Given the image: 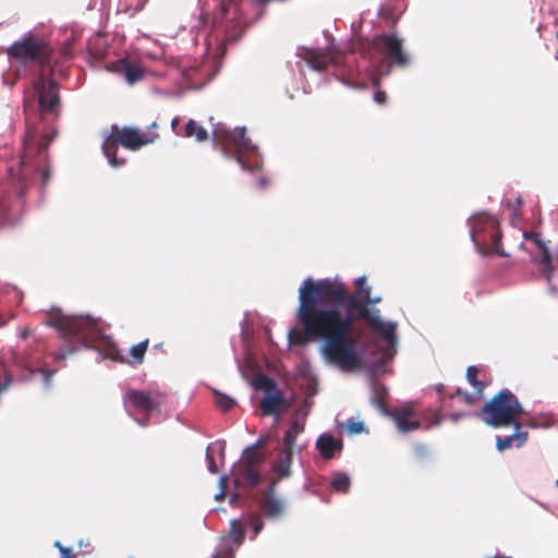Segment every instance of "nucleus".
Masks as SVG:
<instances>
[{
    "instance_id": "nucleus-53",
    "label": "nucleus",
    "mask_w": 558,
    "mask_h": 558,
    "mask_svg": "<svg viewBox=\"0 0 558 558\" xmlns=\"http://www.w3.org/2000/svg\"><path fill=\"white\" fill-rule=\"evenodd\" d=\"M156 126H157L156 122H153L151 128H156Z\"/></svg>"
},
{
    "instance_id": "nucleus-5",
    "label": "nucleus",
    "mask_w": 558,
    "mask_h": 558,
    "mask_svg": "<svg viewBox=\"0 0 558 558\" xmlns=\"http://www.w3.org/2000/svg\"><path fill=\"white\" fill-rule=\"evenodd\" d=\"M470 233L474 246L478 253L484 254L489 248L500 256H506L500 248L501 233L499 231V222L494 216L485 213L477 214L469 219Z\"/></svg>"
},
{
    "instance_id": "nucleus-28",
    "label": "nucleus",
    "mask_w": 558,
    "mask_h": 558,
    "mask_svg": "<svg viewBox=\"0 0 558 558\" xmlns=\"http://www.w3.org/2000/svg\"><path fill=\"white\" fill-rule=\"evenodd\" d=\"M477 373L478 369L476 366H469L466 369V379L475 388L478 397H482L485 386L482 381L477 380Z\"/></svg>"
},
{
    "instance_id": "nucleus-36",
    "label": "nucleus",
    "mask_w": 558,
    "mask_h": 558,
    "mask_svg": "<svg viewBox=\"0 0 558 558\" xmlns=\"http://www.w3.org/2000/svg\"><path fill=\"white\" fill-rule=\"evenodd\" d=\"M219 484L221 486V490L215 496L216 500H222L223 497H225V494H226L225 489H226V486H227V478H226V476H221L220 477Z\"/></svg>"
},
{
    "instance_id": "nucleus-17",
    "label": "nucleus",
    "mask_w": 558,
    "mask_h": 558,
    "mask_svg": "<svg viewBox=\"0 0 558 558\" xmlns=\"http://www.w3.org/2000/svg\"><path fill=\"white\" fill-rule=\"evenodd\" d=\"M397 428L401 433H409L420 427V422L413 416L410 411H400L391 414Z\"/></svg>"
},
{
    "instance_id": "nucleus-30",
    "label": "nucleus",
    "mask_w": 558,
    "mask_h": 558,
    "mask_svg": "<svg viewBox=\"0 0 558 558\" xmlns=\"http://www.w3.org/2000/svg\"><path fill=\"white\" fill-rule=\"evenodd\" d=\"M216 404L222 411H228L231 408H233V405L235 404V401L233 398H231L227 395L216 392Z\"/></svg>"
},
{
    "instance_id": "nucleus-23",
    "label": "nucleus",
    "mask_w": 558,
    "mask_h": 558,
    "mask_svg": "<svg viewBox=\"0 0 558 558\" xmlns=\"http://www.w3.org/2000/svg\"><path fill=\"white\" fill-rule=\"evenodd\" d=\"M214 448H217L219 450L220 454L223 456L225 449H226V441L225 440L215 441V442L208 445V447L206 449V461L208 463V471L213 474H216V473H218V468L214 461L213 456L209 452Z\"/></svg>"
},
{
    "instance_id": "nucleus-40",
    "label": "nucleus",
    "mask_w": 558,
    "mask_h": 558,
    "mask_svg": "<svg viewBox=\"0 0 558 558\" xmlns=\"http://www.w3.org/2000/svg\"><path fill=\"white\" fill-rule=\"evenodd\" d=\"M213 558H233V553L229 550H219L213 556Z\"/></svg>"
},
{
    "instance_id": "nucleus-8",
    "label": "nucleus",
    "mask_w": 558,
    "mask_h": 558,
    "mask_svg": "<svg viewBox=\"0 0 558 558\" xmlns=\"http://www.w3.org/2000/svg\"><path fill=\"white\" fill-rule=\"evenodd\" d=\"M359 317L367 322L368 327L376 333V336L386 342L387 351L384 353L386 357H391L398 342L397 337V323L383 320L378 308L372 311L366 307L361 310Z\"/></svg>"
},
{
    "instance_id": "nucleus-32",
    "label": "nucleus",
    "mask_w": 558,
    "mask_h": 558,
    "mask_svg": "<svg viewBox=\"0 0 558 558\" xmlns=\"http://www.w3.org/2000/svg\"><path fill=\"white\" fill-rule=\"evenodd\" d=\"M466 413H463V412H458V413H451V414H446V415H442L440 414L439 412H435L434 413V421L432 423V425H439L441 423L442 420L445 418H450L452 420L453 422H458L461 417L465 416Z\"/></svg>"
},
{
    "instance_id": "nucleus-27",
    "label": "nucleus",
    "mask_w": 558,
    "mask_h": 558,
    "mask_svg": "<svg viewBox=\"0 0 558 558\" xmlns=\"http://www.w3.org/2000/svg\"><path fill=\"white\" fill-rule=\"evenodd\" d=\"M143 70L136 64H126L124 68L125 81L132 85L143 78Z\"/></svg>"
},
{
    "instance_id": "nucleus-7",
    "label": "nucleus",
    "mask_w": 558,
    "mask_h": 558,
    "mask_svg": "<svg viewBox=\"0 0 558 558\" xmlns=\"http://www.w3.org/2000/svg\"><path fill=\"white\" fill-rule=\"evenodd\" d=\"M155 136H148L146 133L138 129L123 128L119 130L113 137V133L108 135L102 143V151L107 157L109 165L113 168L124 165L125 160L117 158L118 143L123 147L135 150L143 145L149 144L154 141Z\"/></svg>"
},
{
    "instance_id": "nucleus-15",
    "label": "nucleus",
    "mask_w": 558,
    "mask_h": 558,
    "mask_svg": "<svg viewBox=\"0 0 558 558\" xmlns=\"http://www.w3.org/2000/svg\"><path fill=\"white\" fill-rule=\"evenodd\" d=\"M316 448L324 459L329 460L342 450V441L330 434H322L316 441Z\"/></svg>"
},
{
    "instance_id": "nucleus-10",
    "label": "nucleus",
    "mask_w": 558,
    "mask_h": 558,
    "mask_svg": "<svg viewBox=\"0 0 558 558\" xmlns=\"http://www.w3.org/2000/svg\"><path fill=\"white\" fill-rule=\"evenodd\" d=\"M34 88L38 94L40 110L44 112L53 111L59 105V86L57 82L41 76L35 81Z\"/></svg>"
},
{
    "instance_id": "nucleus-29",
    "label": "nucleus",
    "mask_w": 558,
    "mask_h": 558,
    "mask_svg": "<svg viewBox=\"0 0 558 558\" xmlns=\"http://www.w3.org/2000/svg\"><path fill=\"white\" fill-rule=\"evenodd\" d=\"M230 537L236 546H240L244 539V533L236 520L230 522Z\"/></svg>"
},
{
    "instance_id": "nucleus-22",
    "label": "nucleus",
    "mask_w": 558,
    "mask_h": 558,
    "mask_svg": "<svg viewBox=\"0 0 558 558\" xmlns=\"http://www.w3.org/2000/svg\"><path fill=\"white\" fill-rule=\"evenodd\" d=\"M262 510L268 518H277L282 513V502L276 498H268L263 501Z\"/></svg>"
},
{
    "instance_id": "nucleus-19",
    "label": "nucleus",
    "mask_w": 558,
    "mask_h": 558,
    "mask_svg": "<svg viewBox=\"0 0 558 558\" xmlns=\"http://www.w3.org/2000/svg\"><path fill=\"white\" fill-rule=\"evenodd\" d=\"M527 438L526 433H520L519 429L515 428V432L511 435L496 438V447L499 451L506 450L512 446L515 441L517 447H521Z\"/></svg>"
},
{
    "instance_id": "nucleus-50",
    "label": "nucleus",
    "mask_w": 558,
    "mask_h": 558,
    "mask_svg": "<svg viewBox=\"0 0 558 558\" xmlns=\"http://www.w3.org/2000/svg\"><path fill=\"white\" fill-rule=\"evenodd\" d=\"M136 422L140 424V425H146V422L145 421H142V420H136Z\"/></svg>"
},
{
    "instance_id": "nucleus-24",
    "label": "nucleus",
    "mask_w": 558,
    "mask_h": 558,
    "mask_svg": "<svg viewBox=\"0 0 558 558\" xmlns=\"http://www.w3.org/2000/svg\"><path fill=\"white\" fill-rule=\"evenodd\" d=\"M258 444L244 450L241 464L258 466L263 462L262 454L257 451Z\"/></svg>"
},
{
    "instance_id": "nucleus-9",
    "label": "nucleus",
    "mask_w": 558,
    "mask_h": 558,
    "mask_svg": "<svg viewBox=\"0 0 558 558\" xmlns=\"http://www.w3.org/2000/svg\"><path fill=\"white\" fill-rule=\"evenodd\" d=\"M43 45L32 36L15 41L9 49L8 54L11 60L22 64H29L38 61L41 57Z\"/></svg>"
},
{
    "instance_id": "nucleus-11",
    "label": "nucleus",
    "mask_w": 558,
    "mask_h": 558,
    "mask_svg": "<svg viewBox=\"0 0 558 558\" xmlns=\"http://www.w3.org/2000/svg\"><path fill=\"white\" fill-rule=\"evenodd\" d=\"M126 411L132 415V411L149 414L159 405L157 396L144 391L133 390L123 398Z\"/></svg>"
},
{
    "instance_id": "nucleus-12",
    "label": "nucleus",
    "mask_w": 558,
    "mask_h": 558,
    "mask_svg": "<svg viewBox=\"0 0 558 558\" xmlns=\"http://www.w3.org/2000/svg\"><path fill=\"white\" fill-rule=\"evenodd\" d=\"M298 57L301 58V61H298L300 70H302L301 62H304L310 69L314 71H325L329 63H337L335 57L318 49L304 47L300 48L298 51Z\"/></svg>"
},
{
    "instance_id": "nucleus-49",
    "label": "nucleus",
    "mask_w": 558,
    "mask_h": 558,
    "mask_svg": "<svg viewBox=\"0 0 558 558\" xmlns=\"http://www.w3.org/2000/svg\"><path fill=\"white\" fill-rule=\"evenodd\" d=\"M372 81H373V84H374V85H377V84H378V77H374V76H372Z\"/></svg>"
},
{
    "instance_id": "nucleus-52",
    "label": "nucleus",
    "mask_w": 558,
    "mask_h": 558,
    "mask_svg": "<svg viewBox=\"0 0 558 558\" xmlns=\"http://www.w3.org/2000/svg\"><path fill=\"white\" fill-rule=\"evenodd\" d=\"M549 289H550L551 292H556L555 286H550Z\"/></svg>"
},
{
    "instance_id": "nucleus-47",
    "label": "nucleus",
    "mask_w": 558,
    "mask_h": 558,
    "mask_svg": "<svg viewBox=\"0 0 558 558\" xmlns=\"http://www.w3.org/2000/svg\"><path fill=\"white\" fill-rule=\"evenodd\" d=\"M66 356V352H61L56 355V359H64Z\"/></svg>"
},
{
    "instance_id": "nucleus-6",
    "label": "nucleus",
    "mask_w": 558,
    "mask_h": 558,
    "mask_svg": "<svg viewBox=\"0 0 558 558\" xmlns=\"http://www.w3.org/2000/svg\"><path fill=\"white\" fill-rule=\"evenodd\" d=\"M372 46L380 60V64L377 66L380 76L388 75L392 64L405 66L409 63V57L402 51V39L396 34L375 36Z\"/></svg>"
},
{
    "instance_id": "nucleus-33",
    "label": "nucleus",
    "mask_w": 558,
    "mask_h": 558,
    "mask_svg": "<svg viewBox=\"0 0 558 558\" xmlns=\"http://www.w3.org/2000/svg\"><path fill=\"white\" fill-rule=\"evenodd\" d=\"M453 399H458L462 401L466 405H472L475 403L476 399L480 398L477 396H472L468 392H462L461 389H457L456 393L452 396Z\"/></svg>"
},
{
    "instance_id": "nucleus-14",
    "label": "nucleus",
    "mask_w": 558,
    "mask_h": 558,
    "mask_svg": "<svg viewBox=\"0 0 558 558\" xmlns=\"http://www.w3.org/2000/svg\"><path fill=\"white\" fill-rule=\"evenodd\" d=\"M260 409L265 415L279 417L286 409L282 392L274 385L265 389V395L260 400Z\"/></svg>"
},
{
    "instance_id": "nucleus-44",
    "label": "nucleus",
    "mask_w": 558,
    "mask_h": 558,
    "mask_svg": "<svg viewBox=\"0 0 558 558\" xmlns=\"http://www.w3.org/2000/svg\"><path fill=\"white\" fill-rule=\"evenodd\" d=\"M379 302H380V298H379V296H377V298H372V296H371V298L367 300V302H366V303H367V304H376V303H379Z\"/></svg>"
},
{
    "instance_id": "nucleus-43",
    "label": "nucleus",
    "mask_w": 558,
    "mask_h": 558,
    "mask_svg": "<svg viewBox=\"0 0 558 558\" xmlns=\"http://www.w3.org/2000/svg\"><path fill=\"white\" fill-rule=\"evenodd\" d=\"M354 282L360 288L365 287L364 284L366 282V278H365V276H361V277L356 278Z\"/></svg>"
},
{
    "instance_id": "nucleus-2",
    "label": "nucleus",
    "mask_w": 558,
    "mask_h": 558,
    "mask_svg": "<svg viewBox=\"0 0 558 558\" xmlns=\"http://www.w3.org/2000/svg\"><path fill=\"white\" fill-rule=\"evenodd\" d=\"M215 143L226 155L232 154L243 170H254L260 166L258 148L245 134V128H235L232 132L221 123L213 129Z\"/></svg>"
},
{
    "instance_id": "nucleus-46",
    "label": "nucleus",
    "mask_w": 558,
    "mask_h": 558,
    "mask_svg": "<svg viewBox=\"0 0 558 558\" xmlns=\"http://www.w3.org/2000/svg\"><path fill=\"white\" fill-rule=\"evenodd\" d=\"M178 123H179V118H173L171 121V128L174 130Z\"/></svg>"
},
{
    "instance_id": "nucleus-45",
    "label": "nucleus",
    "mask_w": 558,
    "mask_h": 558,
    "mask_svg": "<svg viewBox=\"0 0 558 558\" xmlns=\"http://www.w3.org/2000/svg\"><path fill=\"white\" fill-rule=\"evenodd\" d=\"M27 149H28V148H27V146H26V147H25V153H24V155H23V157H22V160H21V163H22L23 166H26V165H27V157H26Z\"/></svg>"
},
{
    "instance_id": "nucleus-4",
    "label": "nucleus",
    "mask_w": 558,
    "mask_h": 558,
    "mask_svg": "<svg viewBox=\"0 0 558 558\" xmlns=\"http://www.w3.org/2000/svg\"><path fill=\"white\" fill-rule=\"evenodd\" d=\"M48 324L60 331L64 339H77L85 347L96 342L100 337V328L96 320L86 316H65L60 312L50 315Z\"/></svg>"
},
{
    "instance_id": "nucleus-13",
    "label": "nucleus",
    "mask_w": 558,
    "mask_h": 558,
    "mask_svg": "<svg viewBox=\"0 0 558 558\" xmlns=\"http://www.w3.org/2000/svg\"><path fill=\"white\" fill-rule=\"evenodd\" d=\"M523 236L526 242H531L536 247L539 254L537 259L539 270L545 279L550 282L554 277V268L545 242L541 239L539 234L534 232H523Z\"/></svg>"
},
{
    "instance_id": "nucleus-26",
    "label": "nucleus",
    "mask_w": 558,
    "mask_h": 558,
    "mask_svg": "<svg viewBox=\"0 0 558 558\" xmlns=\"http://www.w3.org/2000/svg\"><path fill=\"white\" fill-rule=\"evenodd\" d=\"M330 485L338 493H347L350 487V477L345 473L338 472L333 475Z\"/></svg>"
},
{
    "instance_id": "nucleus-20",
    "label": "nucleus",
    "mask_w": 558,
    "mask_h": 558,
    "mask_svg": "<svg viewBox=\"0 0 558 558\" xmlns=\"http://www.w3.org/2000/svg\"><path fill=\"white\" fill-rule=\"evenodd\" d=\"M185 137H195L197 142L206 141L208 137L207 131L196 121L189 120L184 129Z\"/></svg>"
},
{
    "instance_id": "nucleus-42",
    "label": "nucleus",
    "mask_w": 558,
    "mask_h": 558,
    "mask_svg": "<svg viewBox=\"0 0 558 558\" xmlns=\"http://www.w3.org/2000/svg\"><path fill=\"white\" fill-rule=\"evenodd\" d=\"M49 179H50L49 170L48 169H43L41 170V181H43V183L44 184L48 183Z\"/></svg>"
},
{
    "instance_id": "nucleus-35",
    "label": "nucleus",
    "mask_w": 558,
    "mask_h": 558,
    "mask_svg": "<svg viewBox=\"0 0 558 558\" xmlns=\"http://www.w3.org/2000/svg\"><path fill=\"white\" fill-rule=\"evenodd\" d=\"M347 427L351 434H359L364 430V424L353 420L348 421Z\"/></svg>"
},
{
    "instance_id": "nucleus-31",
    "label": "nucleus",
    "mask_w": 558,
    "mask_h": 558,
    "mask_svg": "<svg viewBox=\"0 0 558 558\" xmlns=\"http://www.w3.org/2000/svg\"><path fill=\"white\" fill-rule=\"evenodd\" d=\"M378 14L383 20H386L393 24L397 23L399 19V14L395 13V10L390 5L380 7Z\"/></svg>"
},
{
    "instance_id": "nucleus-38",
    "label": "nucleus",
    "mask_w": 558,
    "mask_h": 558,
    "mask_svg": "<svg viewBox=\"0 0 558 558\" xmlns=\"http://www.w3.org/2000/svg\"><path fill=\"white\" fill-rule=\"evenodd\" d=\"M373 99L375 102L383 105L386 102V94L383 90H376L374 93Z\"/></svg>"
},
{
    "instance_id": "nucleus-1",
    "label": "nucleus",
    "mask_w": 558,
    "mask_h": 558,
    "mask_svg": "<svg viewBox=\"0 0 558 558\" xmlns=\"http://www.w3.org/2000/svg\"><path fill=\"white\" fill-rule=\"evenodd\" d=\"M357 296L366 303L371 288L365 286L356 293L348 294L341 282L329 279L315 282L307 278L299 289L296 316L306 340L320 342L323 360L344 373L361 371L365 365L362 350L352 333V310Z\"/></svg>"
},
{
    "instance_id": "nucleus-3",
    "label": "nucleus",
    "mask_w": 558,
    "mask_h": 558,
    "mask_svg": "<svg viewBox=\"0 0 558 558\" xmlns=\"http://www.w3.org/2000/svg\"><path fill=\"white\" fill-rule=\"evenodd\" d=\"M522 412L518 398L510 390L502 389L484 405L481 415L483 421L493 427L513 425L519 429Z\"/></svg>"
},
{
    "instance_id": "nucleus-18",
    "label": "nucleus",
    "mask_w": 558,
    "mask_h": 558,
    "mask_svg": "<svg viewBox=\"0 0 558 558\" xmlns=\"http://www.w3.org/2000/svg\"><path fill=\"white\" fill-rule=\"evenodd\" d=\"M305 428V420L304 418H295L290 424L289 428L286 430L282 438V446L284 448H289L293 450L295 446L296 438L304 432Z\"/></svg>"
},
{
    "instance_id": "nucleus-37",
    "label": "nucleus",
    "mask_w": 558,
    "mask_h": 558,
    "mask_svg": "<svg viewBox=\"0 0 558 558\" xmlns=\"http://www.w3.org/2000/svg\"><path fill=\"white\" fill-rule=\"evenodd\" d=\"M56 546L60 548L61 558H76L71 549L62 547L59 542H56Z\"/></svg>"
},
{
    "instance_id": "nucleus-16",
    "label": "nucleus",
    "mask_w": 558,
    "mask_h": 558,
    "mask_svg": "<svg viewBox=\"0 0 558 558\" xmlns=\"http://www.w3.org/2000/svg\"><path fill=\"white\" fill-rule=\"evenodd\" d=\"M292 452L289 448H282L279 451L278 458L276 462L272 464V472L275 473L277 480H281L288 477L291 473V464H292Z\"/></svg>"
},
{
    "instance_id": "nucleus-25",
    "label": "nucleus",
    "mask_w": 558,
    "mask_h": 558,
    "mask_svg": "<svg viewBox=\"0 0 558 558\" xmlns=\"http://www.w3.org/2000/svg\"><path fill=\"white\" fill-rule=\"evenodd\" d=\"M147 347H148V339H145V340L141 341L140 343L133 345L130 349L131 360H129V363L130 364H141L143 362L144 354L147 350Z\"/></svg>"
},
{
    "instance_id": "nucleus-21",
    "label": "nucleus",
    "mask_w": 558,
    "mask_h": 558,
    "mask_svg": "<svg viewBox=\"0 0 558 558\" xmlns=\"http://www.w3.org/2000/svg\"><path fill=\"white\" fill-rule=\"evenodd\" d=\"M258 466L247 465V464H239L236 468V472L240 473L241 477L251 486H254L259 481V472Z\"/></svg>"
},
{
    "instance_id": "nucleus-39",
    "label": "nucleus",
    "mask_w": 558,
    "mask_h": 558,
    "mask_svg": "<svg viewBox=\"0 0 558 558\" xmlns=\"http://www.w3.org/2000/svg\"><path fill=\"white\" fill-rule=\"evenodd\" d=\"M39 373H40V375L44 378L46 387H49L50 386V381H51V377H52V373H49L46 369H40Z\"/></svg>"
},
{
    "instance_id": "nucleus-41",
    "label": "nucleus",
    "mask_w": 558,
    "mask_h": 558,
    "mask_svg": "<svg viewBox=\"0 0 558 558\" xmlns=\"http://www.w3.org/2000/svg\"><path fill=\"white\" fill-rule=\"evenodd\" d=\"M263 527H264L263 522H262L259 519H257V520H256V522H255V524H254V527H253V531H254V537H256V536L260 533V531L263 530Z\"/></svg>"
},
{
    "instance_id": "nucleus-48",
    "label": "nucleus",
    "mask_w": 558,
    "mask_h": 558,
    "mask_svg": "<svg viewBox=\"0 0 558 558\" xmlns=\"http://www.w3.org/2000/svg\"><path fill=\"white\" fill-rule=\"evenodd\" d=\"M259 186H260V187L266 186V180H265L264 178H262V179L259 180Z\"/></svg>"
},
{
    "instance_id": "nucleus-51",
    "label": "nucleus",
    "mask_w": 558,
    "mask_h": 558,
    "mask_svg": "<svg viewBox=\"0 0 558 558\" xmlns=\"http://www.w3.org/2000/svg\"><path fill=\"white\" fill-rule=\"evenodd\" d=\"M22 337H26L27 336V330H23L22 333H21Z\"/></svg>"
},
{
    "instance_id": "nucleus-34",
    "label": "nucleus",
    "mask_w": 558,
    "mask_h": 558,
    "mask_svg": "<svg viewBox=\"0 0 558 558\" xmlns=\"http://www.w3.org/2000/svg\"><path fill=\"white\" fill-rule=\"evenodd\" d=\"M15 219H13L5 204H0V228L9 225H13Z\"/></svg>"
}]
</instances>
